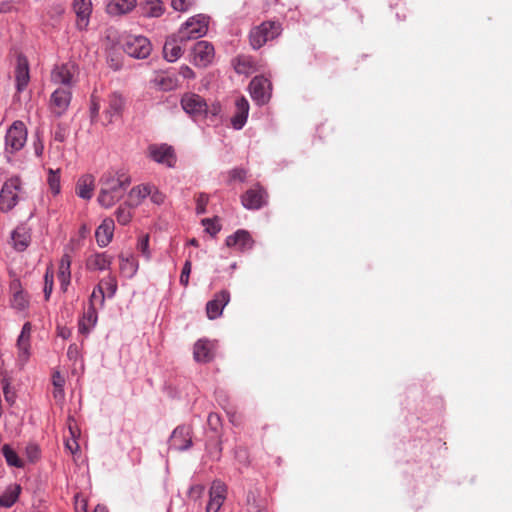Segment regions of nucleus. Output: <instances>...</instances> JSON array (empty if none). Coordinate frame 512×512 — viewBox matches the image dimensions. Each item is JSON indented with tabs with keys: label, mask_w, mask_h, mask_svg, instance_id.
Returning <instances> with one entry per match:
<instances>
[{
	"label": "nucleus",
	"mask_w": 512,
	"mask_h": 512,
	"mask_svg": "<svg viewBox=\"0 0 512 512\" xmlns=\"http://www.w3.org/2000/svg\"><path fill=\"white\" fill-rule=\"evenodd\" d=\"M131 184L130 175L124 170L107 171L99 180L97 202L103 208H110L123 198Z\"/></svg>",
	"instance_id": "obj_1"
},
{
	"label": "nucleus",
	"mask_w": 512,
	"mask_h": 512,
	"mask_svg": "<svg viewBox=\"0 0 512 512\" xmlns=\"http://www.w3.org/2000/svg\"><path fill=\"white\" fill-rule=\"evenodd\" d=\"M282 32L281 24L277 21H264L255 26L249 33L250 45L253 49H260L268 41L274 40Z\"/></svg>",
	"instance_id": "obj_2"
},
{
	"label": "nucleus",
	"mask_w": 512,
	"mask_h": 512,
	"mask_svg": "<svg viewBox=\"0 0 512 512\" xmlns=\"http://www.w3.org/2000/svg\"><path fill=\"white\" fill-rule=\"evenodd\" d=\"M208 24L209 17L203 14L190 17L178 31L180 41L187 42L204 36L208 31Z\"/></svg>",
	"instance_id": "obj_3"
},
{
	"label": "nucleus",
	"mask_w": 512,
	"mask_h": 512,
	"mask_svg": "<svg viewBox=\"0 0 512 512\" xmlns=\"http://www.w3.org/2000/svg\"><path fill=\"white\" fill-rule=\"evenodd\" d=\"M22 190L21 179L17 176L8 179L0 191V211L8 212L12 210L20 199Z\"/></svg>",
	"instance_id": "obj_4"
},
{
	"label": "nucleus",
	"mask_w": 512,
	"mask_h": 512,
	"mask_svg": "<svg viewBox=\"0 0 512 512\" xmlns=\"http://www.w3.org/2000/svg\"><path fill=\"white\" fill-rule=\"evenodd\" d=\"M27 141V129L22 121H15L5 136V152L15 153L21 150Z\"/></svg>",
	"instance_id": "obj_5"
},
{
	"label": "nucleus",
	"mask_w": 512,
	"mask_h": 512,
	"mask_svg": "<svg viewBox=\"0 0 512 512\" xmlns=\"http://www.w3.org/2000/svg\"><path fill=\"white\" fill-rule=\"evenodd\" d=\"M124 51L131 57L137 59L147 58L152 50L151 43L144 36L129 35L123 44Z\"/></svg>",
	"instance_id": "obj_6"
},
{
	"label": "nucleus",
	"mask_w": 512,
	"mask_h": 512,
	"mask_svg": "<svg viewBox=\"0 0 512 512\" xmlns=\"http://www.w3.org/2000/svg\"><path fill=\"white\" fill-rule=\"evenodd\" d=\"M181 106L186 113L195 119L208 115V104L198 94L185 93L181 98Z\"/></svg>",
	"instance_id": "obj_7"
},
{
	"label": "nucleus",
	"mask_w": 512,
	"mask_h": 512,
	"mask_svg": "<svg viewBox=\"0 0 512 512\" xmlns=\"http://www.w3.org/2000/svg\"><path fill=\"white\" fill-rule=\"evenodd\" d=\"M249 91L252 99L259 105L266 104L271 98L272 84L263 77H254L249 84Z\"/></svg>",
	"instance_id": "obj_8"
},
{
	"label": "nucleus",
	"mask_w": 512,
	"mask_h": 512,
	"mask_svg": "<svg viewBox=\"0 0 512 512\" xmlns=\"http://www.w3.org/2000/svg\"><path fill=\"white\" fill-rule=\"evenodd\" d=\"M227 496V486L220 480L213 481L209 490V501L206 512H218Z\"/></svg>",
	"instance_id": "obj_9"
},
{
	"label": "nucleus",
	"mask_w": 512,
	"mask_h": 512,
	"mask_svg": "<svg viewBox=\"0 0 512 512\" xmlns=\"http://www.w3.org/2000/svg\"><path fill=\"white\" fill-rule=\"evenodd\" d=\"M214 58V47L208 41L197 42L192 50V62L197 67H207Z\"/></svg>",
	"instance_id": "obj_10"
},
{
	"label": "nucleus",
	"mask_w": 512,
	"mask_h": 512,
	"mask_svg": "<svg viewBox=\"0 0 512 512\" xmlns=\"http://www.w3.org/2000/svg\"><path fill=\"white\" fill-rule=\"evenodd\" d=\"M71 102V91L67 87L56 89L50 98V110L57 116H62L68 109Z\"/></svg>",
	"instance_id": "obj_11"
},
{
	"label": "nucleus",
	"mask_w": 512,
	"mask_h": 512,
	"mask_svg": "<svg viewBox=\"0 0 512 512\" xmlns=\"http://www.w3.org/2000/svg\"><path fill=\"white\" fill-rule=\"evenodd\" d=\"M148 155L155 162L173 167L176 162V156L173 148L167 144L150 145Z\"/></svg>",
	"instance_id": "obj_12"
},
{
	"label": "nucleus",
	"mask_w": 512,
	"mask_h": 512,
	"mask_svg": "<svg viewBox=\"0 0 512 512\" xmlns=\"http://www.w3.org/2000/svg\"><path fill=\"white\" fill-rule=\"evenodd\" d=\"M267 192L260 185L247 190L241 197L242 204L247 209L256 210L266 204Z\"/></svg>",
	"instance_id": "obj_13"
},
{
	"label": "nucleus",
	"mask_w": 512,
	"mask_h": 512,
	"mask_svg": "<svg viewBox=\"0 0 512 512\" xmlns=\"http://www.w3.org/2000/svg\"><path fill=\"white\" fill-rule=\"evenodd\" d=\"M125 106V100L123 96L117 92H114L108 96L107 107L104 111L107 123H113L122 116Z\"/></svg>",
	"instance_id": "obj_14"
},
{
	"label": "nucleus",
	"mask_w": 512,
	"mask_h": 512,
	"mask_svg": "<svg viewBox=\"0 0 512 512\" xmlns=\"http://www.w3.org/2000/svg\"><path fill=\"white\" fill-rule=\"evenodd\" d=\"M230 301V293L228 290H221L214 295V298L206 304V314L211 320L216 319L222 315L223 308Z\"/></svg>",
	"instance_id": "obj_15"
},
{
	"label": "nucleus",
	"mask_w": 512,
	"mask_h": 512,
	"mask_svg": "<svg viewBox=\"0 0 512 512\" xmlns=\"http://www.w3.org/2000/svg\"><path fill=\"white\" fill-rule=\"evenodd\" d=\"M169 445L171 448L179 451L188 449L192 445L190 428L185 426L177 427L170 437Z\"/></svg>",
	"instance_id": "obj_16"
},
{
	"label": "nucleus",
	"mask_w": 512,
	"mask_h": 512,
	"mask_svg": "<svg viewBox=\"0 0 512 512\" xmlns=\"http://www.w3.org/2000/svg\"><path fill=\"white\" fill-rule=\"evenodd\" d=\"M225 244L227 247H236L240 251H247L253 247L254 241L248 231L240 229L228 236Z\"/></svg>",
	"instance_id": "obj_17"
},
{
	"label": "nucleus",
	"mask_w": 512,
	"mask_h": 512,
	"mask_svg": "<svg viewBox=\"0 0 512 512\" xmlns=\"http://www.w3.org/2000/svg\"><path fill=\"white\" fill-rule=\"evenodd\" d=\"M183 43L184 42L180 41L178 32L177 34L168 37L163 47L164 58L169 62H175L178 60L183 54L181 46Z\"/></svg>",
	"instance_id": "obj_18"
},
{
	"label": "nucleus",
	"mask_w": 512,
	"mask_h": 512,
	"mask_svg": "<svg viewBox=\"0 0 512 512\" xmlns=\"http://www.w3.org/2000/svg\"><path fill=\"white\" fill-rule=\"evenodd\" d=\"M73 10L77 16V27L85 29L89 24V18L92 12L91 0H74Z\"/></svg>",
	"instance_id": "obj_19"
},
{
	"label": "nucleus",
	"mask_w": 512,
	"mask_h": 512,
	"mask_svg": "<svg viewBox=\"0 0 512 512\" xmlns=\"http://www.w3.org/2000/svg\"><path fill=\"white\" fill-rule=\"evenodd\" d=\"M30 80L29 64L25 56L19 55L17 57V65L15 69V81L18 92H22L28 85Z\"/></svg>",
	"instance_id": "obj_20"
},
{
	"label": "nucleus",
	"mask_w": 512,
	"mask_h": 512,
	"mask_svg": "<svg viewBox=\"0 0 512 512\" xmlns=\"http://www.w3.org/2000/svg\"><path fill=\"white\" fill-rule=\"evenodd\" d=\"M245 507L247 512H263L267 508V500L258 488H251L246 494Z\"/></svg>",
	"instance_id": "obj_21"
},
{
	"label": "nucleus",
	"mask_w": 512,
	"mask_h": 512,
	"mask_svg": "<svg viewBox=\"0 0 512 512\" xmlns=\"http://www.w3.org/2000/svg\"><path fill=\"white\" fill-rule=\"evenodd\" d=\"M74 74L75 66L71 63H66L56 66L53 69L51 73V79L57 84L69 86L73 81Z\"/></svg>",
	"instance_id": "obj_22"
},
{
	"label": "nucleus",
	"mask_w": 512,
	"mask_h": 512,
	"mask_svg": "<svg viewBox=\"0 0 512 512\" xmlns=\"http://www.w3.org/2000/svg\"><path fill=\"white\" fill-rule=\"evenodd\" d=\"M113 262V256L106 252L91 254L86 260V268L90 271L108 270Z\"/></svg>",
	"instance_id": "obj_23"
},
{
	"label": "nucleus",
	"mask_w": 512,
	"mask_h": 512,
	"mask_svg": "<svg viewBox=\"0 0 512 512\" xmlns=\"http://www.w3.org/2000/svg\"><path fill=\"white\" fill-rule=\"evenodd\" d=\"M32 326L30 322H26L21 330V333L17 340V348L19 351V359L25 362L30 355V337H31Z\"/></svg>",
	"instance_id": "obj_24"
},
{
	"label": "nucleus",
	"mask_w": 512,
	"mask_h": 512,
	"mask_svg": "<svg viewBox=\"0 0 512 512\" xmlns=\"http://www.w3.org/2000/svg\"><path fill=\"white\" fill-rule=\"evenodd\" d=\"M95 189V178L92 174L82 175L75 187V192L78 197L84 200H90L93 196Z\"/></svg>",
	"instance_id": "obj_25"
},
{
	"label": "nucleus",
	"mask_w": 512,
	"mask_h": 512,
	"mask_svg": "<svg viewBox=\"0 0 512 512\" xmlns=\"http://www.w3.org/2000/svg\"><path fill=\"white\" fill-rule=\"evenodd\" d=\"M235 114L231 119L232 126L235 129H241L248 118L249 103L245 97H240L235 102Z\"/></svg>",
	"instance_id": "obj_26"
},
{
	"label": "nucleus",
	"mask_w": 512,
	"mask_h": 512,
	"mask_svg": "<svg viewBox=\"0 0 512 512\" xmlns=\"http://www.w3.org/2000/svg\"><path fill=\"white\" fill-rule=\"evenodd\" d=\"M114 222L111 219H105L96 229L95 237L100 247H106L113 238Z\"/></svg>",
	"instance_id": "obj_27"
},
{
	"label": "nucleus",
	"mask_w": 512,
	"mask_h": 512,
	"mask_svg": "<svg viewBox=\"0 0 512 512\" xmlns=\"http://www.w3.org/2000/svg\"><path fill=\"white\" fill-rule=\"evenodd\" d=\"M193 355L197 362L211 361L214 357L213 344L207 340H198L194 345Z\"/></svg>",
	"instance_id": "obj_28"
},
{
	"label": "nucleus",
	"mask_w": 512,
	"mask_h": 512,
	"mask_svg": "<svg viewBox=\"0 0 512 512\" xmlns=\"http://www.w3.org/2000/svg\"><path fill=\"white\" fill-rule=\"evenodd\" d=\"M149 189L150 184H141L133 187L128 193L126 200L127 205L133 208L139 206L142 201L148 197L150 193Z\"/></svg>",
	"instance_id": "obj_29"
},
{
	"label": "nucleus",
	"mask_w": 512,
	"mask_h": 512,
	"mask_svg": "<svg viewBox=\"0 0 512 512\" xmlns=\"http://www.w3.org/2000/svg\"><path fill=\"white\" fill-rule=\"evenodd\" d=\"M97 319V307L89 304L87 310L83 314V317L79 321V332L87 334L90 329L95 326Z\"/></svg>",
	"instance_id": "obj_30"
},
{
	"label": "nucleus",
	"mask_w": 512,
	"mask_h": 512,
	"mask_svg": "<svg viewBox=\"0 0 512 512\" xmlns=\"http://www.w3.org/2000/svg\"><path fill=\"white\" fill-rule=\"evenodd\" d=\"M119 261V269L122 275H124L127 278H132L138 270V263L135 260V258L133 256H126L124 254H120Z\"/></svg>",
	"instance_id": "obj_31"
},
{
	"label": "nucleus",
	"mask_w": 512,
	"mask_h": 512,
	"mask_svg": "<svg viewBox=\"0 0 512 512\" xmlns=\"http://www.w3.org/2000/svg\"><path fill=\"white\" fill-rule=\"evenodd\" d=\"M136 6V0H113L107 6V11L111 15H121L128 13Z\"/></svg>",
	"instance_id": "obj_32"
},
{
	"label": "nucleus",
	"mask_w": 512,
	"mask_h": 512,
	"mask_svg": "<svg viewBox=\"0 0 512 512\" xmlns=\"http://www.w3.org/2000/svg\"><path fill=\"white\" fill-rule=\"evenodd\" d=\"M14 247L19 250H25L30 243V235L25 227H17L12 233Z\"/></svg>",
	"instance_id": "obj_33"
},
{
	"label": "nucleus",
	"mask_w": 512,
	"mask_h": 512,
	"mask_svg": "<svg viewBox=\"0 0 512 512\" xmlns=\"http://www.w3.org/2000/svg\"><path fill=\"white\" fill-rule=\"evenodd\" d=\"M142 13L146 17H159L164 13V6L160 0H146L141 5Z\"/></svg>",
	"instance_id": "obj_34"
},
{
	"label": "nucleus",
	"mask_w": 512,
	"mask_h": 512,
	"mask_svg": "<svg viewBox=\"0 0 512 512\" xmlns=\"http://www.w3.org/2000/svg\"><path fill=\"white\" fill-rule=\"evenodd\" d=\"M21 491L20 485H12L0 496V506L11 507L18 499Z\"/></svg>",
	"instance_id": "obj_35"
},
{
	"label": "nucleus",
	"mask_w": 512,
	"mask_h": 512,
	"mask_svg": "<svg viewBox=\"0 0 512 512\" xmlns=\"http://www.w3.org/2000/svg\"><path fill=\"white\" fill-rule=\"evenodd\" d=\"M19 283L14 282L11 285V289L13 290V296L11 299L12 306L18 310H23L28 305L27 295L19 288Z\"/></svg>",
	"instance_id": "obj_36"
},
{
	"label": "nucleus",
	"mask_w": 512,
	"mask_h": 512,
	"mask_svg": "<svg viewBox=\"0 0 512 512\" xmlns=\"http://www.w3.org/2000/svg\"><path fill=\"white\" fill-rule=\"evenodd\" d=\"M233 66L238 74H249L254 68V62L251 57L240 55L233 60Z\"/></svg>",
	"instance_id": "obj_37"
},
{
	"label": "nucleus",
	"mask_w": 512,
	"mask_h": 512,
	"mask_svg": "<svg viewBox=\"0 0 512 512\" xmlns=\"http://www.w3.org/2000/svg\"><path fill=\"white\" fill-rule=\"evenodd\" d=\"M2 452L9 466L17 468L23 467V461L18 457L17 453L9 445H4L2 447Z\"/></svg>",
	"instance_id": "obj_38"
},
{
	"label": "nucleus",
	"mask_w": 512,
	"mask_h": 512,
	"mask_svg": "<svg viewBox=\"0 0 512 512\" xmlns=\"http://www.w3.org/2000/svg\"><path fill=\"white\" fill-rule=\"evenodd\" d=\"M47 182H48L51 192L54 195H58L61 191L60 169H57V170H53L51 168L48 169Z\"/></svg>",
	"instance_id": "obj_39"
},
{
	"label": "nucleus",
	"mask_w": 512,
	"mask_h": 512,
	"mask_svg": "<svg viewBox=\"0 0 512 512\" xmlns=\"http://www.w3.org/2000/svg\"><path fill=\"white\" fill-rule=\"evenodd\" d=\"M133 207H130L125 202L123 205H120L116 212L115 216L119 224L121 225H127L131 219H132V209Z\"/></svg>",
	"instance_id": "obj_40"
},
{
	"label": "nucleus",
	"mask_w": 512,
	"mask_h": 512,
	"mask_svg": "<svg viewBox=\"0 0 512 512\" xmlns=\"http://www.w3.org/2000/svg\"><path fill=\"white\" fill-rule=\"evenodd\" d=\"M98 284H102V289L107 291V297L112 298L117 292V279L114 275L109 274L107 277L100 280Z\"/></svg>",
	"instance_id": "obj_41"
},
{
	"label": "nucleus",
	"mask_w": 512,
	"mask_h": 512,
	"mask_svg": "<svg viewBox=\"0 0 512 512\" xmlns=\"http://www.w3.org/2000/svg\"><path fill=\"white\" fill-rule=\"evenodd\" d=\"M105 303V292L102 289V284H98L94 287L92 294L89 299V304L93 306L103 307Z\"/></svg>",
	"instance_id": "obj_42"
},
{
	"label": "nucleus",
	"mask_w": 512,
	"mask_h": 512,
	"mask_svg": "<svg viewBox=\"0 0 512 512\" xmlns=\"http://www.w3.org/2000/svg\"><path fill=\"white\" fill-rule=\"evenodd\" d=\"M202 224L205 226L206 232H208L211 236H215L221 230V226L218 224L217 218H205L202 220Z\"/></svg>",
	"instance_id": "obj_43"
},
{
	"label": "nucleus",
	"mask_w": 512,
	"mask_h": 512,
	"mask_svg": "<svg viewBox=\"0 0 512 512\" xmlns=\"http://www.w3.org/2000/svg\"><path fill=\"white\" fill-rule=\"evenodd\" d=\"M150 193L149 197L151 201L156 205H162L166 199V196L163 192H161L155 185L150 184Z\"/></svg>",
	"instance_id": "obj_44"
},
{
	"label": "nucleus",
	"mask_w": 512,
	"mask_h": 512,
	"mask_svg": "<svg viewBox=\"0 0 512 512\" xmlns=\"http://www.w3.org/2000/svg\"><path fill=\"white\" fill-rule=\"evenodd\" d=\"M194 5V0H171V6L179 12H186Z\"/></svg>",
	"instance_id": "obj_45"
},
{
	"label": "nucleus",
	"mask_w": 512,
	"mask_h": 512,
	"mask_svg": "<svg viewBox=\"0 0 512 512\" xmlns=\"http://www.w3.org/2000/svg\"><path fill=\"white\" fill-rule=\"evenodd\" d=\"M192 270V263L190 260H186L180 275V284L187 287L189 284V278Z\"/></svg>",
	"instance_id": "obj_46"
},
{
	"label": "nucleus",
	"mask_w": 512,
	"mask_h": 512,
	"mask_svg": "<svg viewBox=\"0 0 512 512\" xmlns=\"http://www.w3.org/2000/svg\"><path fill=\"white\" fill-rule=\"evenodd\" d=\"M209 202V196L205 193H200L196 198V212L203 214L206 212V206Z\"/></svg>",
	"instance_id": "obj_47"
},
{
	"label": "nucleus",
	"mask_w": 512,
	"mask_h": 512,
	"mask_svg": "<svg viewBox=\"0 0 512 512\" xmlns=\"http://www.w3.org/2000/svg\"><path fill=\"white\" fill-rule=\"evenodd\" d=\"M44 282L45 299L48 300L53 290V273L49 270H47L45 273Z\"/></svg>",
	"instance_id": "obj_48"
},
{
	"label": "nucleus",
	"mask_w": 512,
	"mask_h": 512,
	"mask_svg": "<svg viewBox=\"0 0 512 512\" xmlns=\"http://www.w3.org/2000/svg\"><path fill=\"white\" fill-rule=\"evenodd\" d=\"M204 490H205V487L201 484H196V485L191 486V488L189 489V493H188L189 498L194 501L199 500L203 496Z\"/></svg>",
	"instance_id": "obj_49"
},
{
	"label": "nucleus",
	"mask_w": 512,
	"mask_h": 512,
	"mask_svg": "<svg viewBox=\"0 0 512 512\" xmlns=\"http://www.w3.org/2000/svg\"><path fill=\"white\" fill-rule=\"evenodd\" d=\"M26 455L31 462L36 461L40 456V450L37 445L30 444L26 447Z\"/></svg>",
	"instance_id": "obj_50"
},
{
	"label": "nucleus",
	"mask_w": 512,
	"mask_h": 512,
	"mask_svg": "<svg viewBox=\"0 0 512 512\" xmlns=\"http://www.w3.org/2000/svg\"><path fill=\"white\" fill-rule=\"evenodd\" d=\"M247 171L243 168H234L229 172L230 180L243 182L246 179Z\"/></svg>",
	"instance_id": "obj_51"
},
{
	"label": "nucleus",
	"mask_w": 512,
	"mask_h": 512,
	"mask_svg": "<svg viewBox=\"0 0 512 512\" xmlns=\"http://www.w3.org/2000/svg\"><path fill=\"white\" fill-rule=\"evenodd\" d=\"M71 259L70 256L65 254L62 256L59 264L58 273H70Z\"/></svg>",
	"instance_id": "obj_52"
},
{
	"label": "nucleus",
	"mask_w": 512,
	"mask_h": 512,
	"mask_svg": "<svg viewBox=\"0 0 512 512\" xmlns=\"http://www.w3.org/2000/svg\"><path fill=\"white\" fill-rule=\"evenodd\" d=\"M53 385L55 387V393H54L55 397H57V393H59V394L63 393L64 379L61 377V375L59 373H56L53 375Z\"/></svg>",
	"instance_id": "obj_53"
},
{
	"label": "nucleus",
	"mask_w": 512,
	"mask_h": 512,
	"mask_svg": "<svg viewBox=\"0 0 512 512\" xmlns=\"http://www.w3.org/2000/svg\"><path fill=\"white\" fill-rule=\"evenodd\" d=\"M160 85L164 90H172L177 87V80L171 77L162 78Z\"/></svg>",
	"instance_id": "obj_54"
},
{
	"label": "nucleus",
	"mask_w": 512,
	"mask_h": 512,
	"mask_svg": "<svg viewBox=\"0 0 512 512\" xmlns=\"http://www.w3.org/2000/svg\"><path fill=\"white\" fill-rule=\"evenodd\" d=\"M149 237L148 235L142 237L138 243V249L142 252L143 255H145L147 258H149Z\"/></svg>",
	"instance_id": "obj_55"
},
{
	"label": "nucleus",
	"mask_w": 512,
	"mask_h": 512,
	"mask_svg": "<svg viewBox=\"0 0 512 512\" xmlns=\"http://www.w3.org/2000/svg\"><path fill=\"white\" fill-rule=\"evenodd\" d=\"M99 110H100L99 101H97L96 97L92 96L91 97V107H90L92 121H94L95 118L98 116Z\"/></svg>",
	"instance_id": "obj_56"
},
{
	"label": "nucleus",
	"mask_w": 512,
	"mask_h": 512,
	"mask_svg": "<svg viewBox=\"0 0 512 512\" xmlns=\"http://www.w3.org/2000/svg\"><path fill=\"white\" fill-rule=\"evenodd\" d=\"M220 416L216 413H210L208 416V424L213 430H217L220 426Z\"/></svg>",
	"instance_id": "obj_57"
},
{
	"label": "nucleus",
	"mask_w": 512,
	"mask_h": 512,
	"mask_svg": "<svg viewBox=\"0 0 512 512\" xmlns=\"http://www.w3.org/2000/svg\"><path fill=\"white\" fill-rule=\"evenodd\" d=\"M71 273H58V279L60 281V286L63 291L67 290V287L70 283Z\"/></svg>",
	"instance_id": "obj_58"
},
{
	"label": "nucleus",
	"mask_w": 512,
	"mask_h": 512,
	"mask_svg": "<svg viewBox=\"0 0 512 512\" xmlns=\"http://www.w3.org/2000/svg\"><path fill=\"white\" fill-rule=\"evenodd\" d=\"M179 74L184 78H188V79L195 78L194 71L187 65H183L180 67Z\"/></svg>",
	"instance_id": "obj_59"
},
{
	"label": "nucleus",
	"mask_w": 512,
	"mask_h": 512,
	"mask_svg": "<svg viewBox=\"0 0 512 512\" xmlns=\"http://www.w3.org/2000/svg\"><path fill=\"white\" fill-rule=\"evenodd\" d=\"M221 111V106L219 103L212 104L210 107L208 106V114L212 116H217Z\"/></svg>",
	"instance_id": "obj_60"
},
{
	"label": "nucleus",
	"mask_w": 512,
	"mask_h": 512,
	"mask_svg": "<svg viewBox=\"0 0 512 512\" xmlns=\"http://www.w3.org/2000/svg\"><path fill=\"white\" fill-rule=\"evenodd\" d=\"M34 149H35V154L37 156H41L42 153H43V149H44V146H43V143L42 142H37L34 144Z\"/></svg>",
	"instance_id": "obj_61"
},
{
	"label": "nucleus",
	"mask_w": 512,
	"mask_h": 512,
	"mask_svg": "<svg viewBox=\"0 0 512 512\" xmlns=\"http://www.w3.org/2000/svg\"><path fill=\"white\" fill-rule=\"evenodd\" d=\"M75 509H76V512H87L85 501L83 500V501H81V503L77 502Z\"/></svg>",
	"instance_id": "obj_62"
},
{
	"label": "nucleus",
	"mask_w": 512,
	"mask_h": 512,
	"mask_svg": "<svg viewBox=\"0 0 512 512\" xmlns=\"http://www.w3.org/2000/svg\"><path fill=\"white\" fill-rule=\"evenodd\" d=\"M66 448L69 449L71 453H74V449L78 448V444L75 440L72 443L68 441L66 443Z\"/></svg>",
	"instance_id": "obj_63"
},
{
	"label": "nucleus",
	"mask_w": 512,
	"mask_h": 512,
	"mask_svg": "<svg viewBox=\"0 0 512 512\" xmlns=\"http://www.w3.org/2000/svg\"><path fill=\"white\" fill-rule=\"evenodd\" d=\"M59 335L63 338H68L70 336V331L65 328H62L59 332Z\"/></svg>",
	"instance_id": "obj_64"
}]
</instances>
